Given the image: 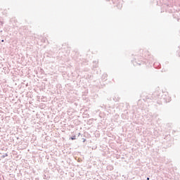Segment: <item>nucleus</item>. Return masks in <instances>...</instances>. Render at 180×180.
Listing matches in <instances>:
<instances>
[{"instance_id": "obj_1", "label": "nucleus", "mask_w": 180, "mask_h": 180, "mask_svg": "<svg viewBox=\"0 0 180 180\" xmlns=\"http://www.w3.org/2000/svg\"><path fill=\"white\" fill-rule=\"evenodd\" d=\"M71 140H76V136H72L71 137Z\"/></svg>"}, {"instance_id": "obj_2", "label": "nucleus", "mask_w": 180, "mask_h": 180, "mask_svg": "<svg viewBox=\"0 0 180 180\" xmlns=\"http://www.w3.org/2000/svg\"><path fill=\"white\" fill-rule=\"evenodd\" d=\"M147 180H150V178H147Z\"/></svg>"}, {"instance_id": "obj_3", "label": "nucleus", "mask_w": 180, "mask_h": 180, "mask_svg": "<svg viewBox=\"0 0 180 180\" xmlns=\"http://www.w3.org/2000/svg\"><path fill=\"white\" fill-rule=\"evenodd\" d=\"M86 141V140H84V142Z\"/></svg>"}]
</instances>
